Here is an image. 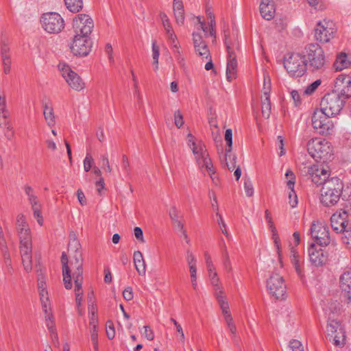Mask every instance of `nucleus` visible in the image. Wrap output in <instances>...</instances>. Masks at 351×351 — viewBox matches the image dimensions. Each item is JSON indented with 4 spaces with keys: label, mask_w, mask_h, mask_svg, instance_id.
<instances>
[{
    "label": "nucleus",
    "mask_w": 351,
    "mask_h": 351,
    "mask_svg": "<svg viewBox=\"0 0 351 351\" xmlns=\"http://www.w3.org/2000/svg\"><path fill=\"white\" fill-rule=\"evenodd\" d=\"M311 234L320 246H327L331 241L328 228L319 221H314L311 226Z\"/></svg>",
    "instance_id": "obj_17"
},
{
    "label": "nucleus",
    "mask_w": 351,
    "mask_h": 351,
    "mask_svg": "<svg viewBox=\"0 0 351 351\" xmlns=\"http://www.w3.org/2000/svg\"><path fill=\"white\" fill-rule=\"evenodd\" d=\"M342 85L345 86H351V77L343 75H339L335 80V87L337 90H339Z\"/></svg>",
    "instance_id": "obj_37"
},
{
    "label": "nucleus",
    "mask_w": 351,
    "mask_h": 351,
    "mask_svg": "<svg viewBox=\"0 0 351 351\" xmlns=\"http://www.w3.org/2000/svg\"><path fill=\"white\" fill-rule=\"evenodd\" d=\"M70 50L74 56L84 57L91 51V45H70Z\"/></svg>",
    "instance_id": "obj_31"
},
{
    "label": "nucleus",
    "mask_w": 351,
    "mask_h": 351,
    "mask_svg": "<svg viewBox=\"0 0 351 351\" xmlns=\"http://www.w3.org/2000/svg\"><path fill=\"white\" fill-rule=\"evenodd\" d=\"M40 23L43 28L48 33L58 34L64 27V21L56 12H47L42 15Z\"/></svg>",
    "instance_id": "obj_11"
},
{
    "label": "nucleus",
    "mask_w": 351,
    "mask_h": 351,
    "mask_svg": "<svg viewBox=\"0 0 351 351\" xmlns=\"http://www.w3.org/2000/svg\"><path fill=\"white\" fill-rule=\"evenodd\" d=\"M101 160L102 163V167L104 168V170L107 173H110L112 171V168L110 165L108 156L106 154L101 156Z\"/></svg>",
    "instance_id": "obj_61"
},
{
    "label": "nucleus",
    "mask_w": 351,
    "mask_h": 351,
    "mask_svg": "<svg viewBox=\"0 0 351 351\" xmlns=\"http://www.w3.org/2000/svg\"><path fill=\"white\" fill-rule=\"evenodd\" d=\"M192 152L195 156L196 162L200 169L205 168L210 177L215 173L213 165L208 157V152L202 141H199V146L192 147Z\"/></svg>",
    "instance_id": "obj_15"
},
{
    "label": "nucleus",
    "mask_w": 351,
    "mask_h": 351,
    "mask_svg": "<svg viewBox=\"0 0 351 351\" xmlns=\"http://www.w3.org/2000/svg\"><path fill=\"white\" fill-rule=\"evenodd\" d=\"M337 90L339 91L338 94H339L340 97L343 96L345 99H348L351 96V86H345L344 85H342L340 89Z\"/></svg>",
    "instance_id": "obj_58"
},
{
    "label": "nucleus",
    "mask_w": 351,
    "mask_h": 351,
    "mask_svg": "<svg viewBox=\"0 0 351 351\" xmlns=\"http://www.w3.org/2000/svg\"><path fill=\"white\" fill-rule=\"evenodd\" d=\"M195 51L199 56L208 59L210 56V50L207 45H195Z\"/></svg>",
    "instance_id": "obj_42"
},
{
    "label": "nucleus",
    "mask_w": 351,
    "mask_h": 351,
    "mask_svg": "<svg viewBox=\"0 0 351 351\" xmlns=\"http://www.w3.org/2000/svg\"><path fill=\"white\" fill-rule=\"evenodd\" d=\"M289 189L291 191L289 194V204L292 208H295L298 205V197L293 188Z\"/></svg>",
    "instance_id": "obj_54"
},
{
    "label": "nucleus",
    "mask_w": 351,
    "mask_h": 351,
    "mask_svg": "<svg viewBox=\"0 0 351 351\" xmlns=\"http://www.w3.org/2000/svg\"><path fill=\"white\" fill-rule=\"evenodd\" d=\"M19 239V250L24 269L29 272L32 269V242L30 228L17 232Z\"/></svg>",
    "instance_id": "obj_5"
},
{
    "label": "nucleus",
    "mask_w": 351,
    "mask_h": 351,
    "mask_svg": "<svg viewBox=\"0 0 351 351\" xmlns=\"http://www.w3.org/2000/svg\"><path fill=\"white\" fill-rule=\"evenodd\" d=\"M340 288L348 302H351V271L343 272L340 276Z\"/></svg>",
    "instance_id": "obj_24"
},
{
    "label": "nucleus",
    "mask_w": 351,
    "mask_h": 351,
    "mask_svg": "<svg viewBox=\"0 0 351 351\" xmlns=\"http://www.w3.org/2000/svg\"><path fill=\"white\" fill-rule=\"evenodd\" d=\"M284 59L285 69L290 76L300 77L306 73L308 67L304 56L299 53H288Z\"/></svg>",
    "instance_id": "obj_8"
},
{
    "label": "nucleus",
    "mask_w": 351,
    "mask_h": 351,
    "mask_svg": "<svg viewBox=\"0 0 351 351\" xmlns=\"http://www.w3.org/2000/svg\"><path fill=\"white\" fill-rule=\"evenodd\" d=\"M16 226L17 232L19 230L29 228L26 219L23 214H19L16 217Z\"/></svg>",
    "instance_id": "obj_40"
},
{
    "label": "nucleus",
    "mask_w": 351,
    "mask_h": 351,
    "mask_svg": "<svg viewBox=\"0 0 351 351\" xmlns=\"http://www.w3.org/2000/svg\"><path fill=\"white\" fill-rule=\"evenodd\" d=\"M291 97L294 102L295 106H298L302 103V99L298 90H292L290 92Z\"/></svg>",
    "instance_id": "obj_60"
},
{
    "label": "nucleus",
    "mask_w": 351,
    "mask_h": 351,
    "mask_svg": "<svg viewBox=\"0 0 351 351\" xmlns=\"http://www.w3.org/2000/svg\"><path fill=\"white\" fill-rule=\"evenodd\" d=\"M197 23H195V29L197 32L193 33V44L209 43L213 44L217 43L215 20V17H211L209 20L208 26H206L204 20L201 16H197Z\"/></svg>",
    "instance_id": "obj_3"
},
{
    "label": "nucleus",
    "mask_w": 351,
    "mask_h": 351,
    "mask_svg": "<svg viewBox=\"0 0 351 351\" xmlns=\"http://www.w3.org/2000/svg\"><path fill=\"white\" fill-rule=\"evenodd\" d=\"M343 106V101L336 92L328 93L324 96L320 102V110L328 116L334 117L339 113Z\"/></svg>",
    "instance_id": "obj_9"
},
{
    "label": "nucleus",
    "mask_w": 351,
    "mask_h": 351,
    "mask_svg": "<svg viewBox=\"0 0 351 351\" xmlns=\"http://www.w3.org/2000/svg\"><path fill=\"white\" fill-rule=\"evenodd\" d=\"M291 263L294 266L295 271L298 275L302 278L303 276V270L302 267V265L300 261V257L295 253L293 254V257L291 258Z\"/></svg>",
    "instance_id": "obj_41"
},
{
    "label": "nucleus",
    "mask_w": 351,
    "mask_h": 351,
    "mask_svg": "<svg viewBox=\"0 0 351 351\" xmlns=\"http://www.w3.org/2000/svg\"><path fill=\"white\" fill-rule=\"evenodd\" d=\"M307 151L315 160L326 162L330 160L332 155V149L330 143L319 138L310 140L307 143Z\"/></svg>",
    "instance_id": "obj_7"
},
{
    "label": "nucleus",
    "mask_w": 351,
    "mask_h": 351,
    "mask_svg": "<svg viewBox=\"0 0 351 351\" xmlns=\"http://www.w3.org/2000/svg\"><path fill=\"white\" fill-rule=\"evenodd\" d=\"M122 169L127 177L130 176L131 173V168L130 166L129 160L126 155H123L122 156Z\"/></svg>",
    "instance_id": "obj_49"
},
{
    "label": "nucleus",
    "mask_w": 351,
    "mask_h": 351,
    "mask_svg": "<svg viewBox=\"0 0 351 351\" xmlns=\"http://www.w3.org/2000/svg\"><path fill=\"white\" fill-rule=\"evenodd\" d=\"M189 272L192 287L194 290H196L197 288L196 266L194 267L193 265H191V267H189Z\"/></svg>",
    "instance_id": "obj_48"
},
{
    "label": "nucleus",
    "mask_w": 351,
    "mask_h": 351,
    "mask_svg": "<svg viewBox=\"0 0 351 351\" xmlns=\"http://www.w3.org/2000/svg\"><path fill=\"white\" fill-rule=\"evenodd\" d=\"M304 172L308 176L311 181L316 185H322L328 181L330 177V171L328 167H324L322 165H313L304 167Z\"/></svg>",
    "instance_id": "obj_13"
},
{
    "label": "nucleus",
    "mask_w": 351,
    "mask_h": 351,
    "mask_svg": "<svg viewBox=\"0 0 351 351\" xmlns=\"http://www.w3.org/2000/svg\"><path fill=\"white\" fill-rule=\"evenodd\" d=\"M289 348L292 351H304V347L301 342L296 339H293L289 342Z\"/></svg>",
    "instance_id": "obj_56"
},
{
    "label": "nucleus",
    "mask_w": 351,
    "mask_h": 351,
    "mask_svg": "<svg viewBox=\"0 0 351 351\" xmlns=\"http://www.w3.org/2000/svg\"><path fill=\"white\" fill-rule=\"evenodd\" d=\"M227 51L226 77L229 82H231L237 77V60L234 49L231 45H227Z\"/></svg>",
    "instance_id": "obj_20"
},
{
    "label": "nucleus",
    "mask_w": 351,
    "mask_h": 351,
    "mask_svg": "<svg viewBox=\"0 0 351 351\" xmlns=\"http://www.w3.org/2000/svg\"><path fill=\"white\" fill-rule=\"evenodd\" d=\"M61 263L63 282L66 289L72 288L71 277L74 280V283L83 282V263L69 261L65 252L62 254Z\"/></svg>",
    "instance_id": "obj_2"
},
{
    "label": "nucleus",
    "mask_w": 351,
    "mask_h": 351,
    "mask_svg": "<svg viewBox=\"0 0 351 351\" xmlns=\"http://www.w3.org/2000/svg\"><path fill=\"white\" fill-rule=\"evenodd\" d=\"M343 189V183L339 178H330L322 186L320 202L326 207L336 205L339 201Z\"/></svg>",
    "instance_id": "obj_1"
},
{
    "label": "nucleus",
    "mask_w": 351,
    "mask_h": 351,
    "mask_svg": "<svg viewBox=\"0 0 351 351\" xmlns=\"http://www.w3.org/2000/svg\"><path fill=\"white\" fill-rule=\"evenodd\" d=\"M304 58L307 67L312 72L322 71L326 68V56L320 45H308L305 48Z\"/></svg>",
    "instance_id": "obj_4"
},
{
    "label": "nucleus",
    "mask_w": 351,
    "mask_h": 351,
    "mask_svg": "<svg viewBox=\"0 0 351 351\" xmlns=\"http://www.w3.org/2000/svg\"><path fill=\"white\" fill-rule=\"evenodd\" d=\"M0 114H2V117H9L10 113L7 109L6 99L5 96L0 95Z\"/></svg>",
    "instance_id": "obj_46"
},
{
    "label": "nucleus",
    "mask_w": 351,
    "mask_h": 351,
    "mask_svg": "<svg viewBox=\"0 0 351 351\" xmlns=\"http://www.w3.org/2000/svg\"><path fill=\"white\" fill-rule=\"evenodd\" d=\"M265 219L267 222L269 229L272 232V239L274 240V245L276 247L277 253L280 255V240L276 228L273 221L271 213L269 210H266L265 212Z\"/></svg>",
    "instance_id": "obj_25"
},
{
    "label": "nucleus",
    "mask_w": 351,
    "mask_h": 351,
    "mask_svg": "<svg viewBox=\"0 0 351 351\" xmlns=\"http://www.w3.org/2000/svg\"><path fill=\"white\" fill-rule=\"evenodd\" d=\"M220 246L221 248L222 263H223V267L228 272H230L232 270V264H231V261H230V258L227 246H226L225 241L223 239H221Z\"/></svg>",
    "instance_id": "obj_30"
},
{
    "label": "nucleus",
    "mask_w": 351,
    "mask_h": 351,
    "mask_svg": "<svg viewBox=\"0 0 351 351\" xmlns=\"http://www.w3.org/2000/svg\"><path fill=\"white\" fill-rule=\"evenodd\" d=\"M66 8L72 12H80L83 7L82 0H64Z\"/></svg>",
    "instance_id": "obj_35"
},
{
    "label": "nucleus",
    "mask_w": 351,
    "mask_h": 351,
    "mask_svg": "<svg viewBox=\"0 0 351 351\" xmlns=\"http://www.w3.org/2000/svg\"><path fill=\"white\" fill-rule=\"evenodd\" d=\"M82 283L83 282H79V283H75V302L77 307L82 306V302L83 300V289H82Z\"/></svg>",
    "instance_id": "obj_38"
},
{
    "label": "nucleus",
    "mask_w": 351,
    "mask_h": 351,
    "mask_svg": "<svg viewBox=\"0 0 351 351\" xmlns=\"http://www.w3.org/2000/svg\"><path fill=\"white\" fill-rule=\"evenodd\" d=\"M215 297L217 298V300L219 304L220 305V307L226 308V306H228L229 305L226 300V297L224 295V293L222 290V287H219V288L216 287V288H215Z\"/></svg>",
    "instance_id": "obj_36"
},
{
    "label": "nucleus",
    "mask_w": 351,
    "mask_h": 351,
    "mask_svg": "<svg viewBox=\"0 0 351 351\" xmlns=\"http://www.w3.org/2000/svg\"><path fill=\"white\" fill-rule=\"evenodd\" d=\"M27 198L29 203L32 206L34 217L36 219L38 223L40 226H42L43 224V218L40 212L41 206L38 202L37 196L34 193L33 195L29 196Z\"/></svg>",
    "instance_id": "obj_26"
},
{
    "label": "nucleus",
    "mask_w": 351,
    "mask_h": 351,
    "mask_svg": "<svg viewBox=\"0 0 351 351\" xmlns=\"http://www.w3.org/2000/svg\"><path fill=\"white\" fill-rule=\"evenodd\" d=\"M267 288L269 294L276 300H283L287 292L284 279L278 274H272L267 282Z\"/></svg>",
    "instance_id": "obj_14"
},
{
    "label": "nucleus",
    "mask_w": 351,
    "mask_h": 351,
    "mask_svg": "<svg viewBox=\"0 0 351 351\" xmlns=\"http://www.w3.org/2000/svg\"><path fill=\"white\" fill-rule=\"evenodd\" d=\"M135 268L139 275H145L146 272V265L143 259L142 253L140 251H136L133 255Z\"/></svg>",
    "instance_id": "obj_28"
},
{
    "label": "nucleus",
    "mask_w": 351,
    "mask_h": 351,
    "mask_svg": "<svg viewBox=\"0 0 351 351\" xmlns=\"http://www.w3.org/2000/svg\"><path fill=\"white\" fill-rule=\"evenodd\" d=\"M343 236L342 237L343 242L347 245L348 247H351V230H345Z\"/></svg>",
    "instance_id": "obj_64"
},
{
    "label": "nucleus",
    "mask_w": 351,
    "mask_h": 351,
    "mask_svg": "<svg viewBox=\"0 0 351 351\" xmlns=\"http://www.w3.org/2000/svg\"><path fill=\"white\" fill-rule=\"evenodd\" d=\"M174 122L178 128H180L184 125L183 116L180 110L174 112Z\"/></svg>",
    "instance_id": "obj_53"
},
{
    "label": "nucleus",
    "mask_w": 351,
    "mask_h": 351,
    "mask_svg": "<svg viewBox=\"0 0 351 351\" xmlns=\"http://www.w3.org/2000/svg\"><path fill=\"white\" fill-rule=\"evenodd\" d=\"M3 257L4 265L5 267L6 271L8 274H12L13 272V267H12V265L10 254H5V255H3Z\"/></svg>",
    "instance_id": "obj_51"
},
{
    "label": "nucleus",
    "mask_w": 351,
    "mask_h": 351,
    "mask_svg": "<svg viewBox=\"0 0 351 351\" xmlns=\"http://www.w3.org/2000/svg\"><path fill=\"white\" fill-rule=\"evenodd\" d=\"M326 335L334 345L342 347L346 343L345 331L341 323L335 319H329L326 327Z\"/></svg>",
    "instance_id": "obj_12"
},
{
    "label": "nucleus",
    "mask_w": 351,
    "mask_h": 351,
    "mask_svg": "<svg viewBox=\"0 0 351 351\" xmlns=\"http://www.w3.org/2000/svg\"><path fill=\"white\" fill-rule=\"evenodd\" d=\"M160 19H161L163 27H164V28H165V29L168 36L169 37L173 43H174L175 40L176 38V35L173 33V31L172 29V27L171 26V24L169 23V20L167 14H165V13H160Z\"/></svg>",
    "instance_id": "obj_33"
},
{
    "label": "nucleus",
    "mask_w": 351,
    "mask_h": 351,
    "mask_svg": "<svg viewBox=\"0 0 351 351\" xmlns=\"http://www.w3.org/2000/svg\"><path fill=\"white\" fill-rule=\"evenodd\" d=\"M244 189L245 194L247 197H251L254 194V187L250 179H245L244 181Z\"/></svg>",
    "instance_id": "obj_50"
},
{
    "label": "nucleus",
    "mask_w": 351,
    "mask_h": 351,
    "mask_svg": "<svg viewBox=\"0 0 351 351\" xmlns=\"http://www.w3.org/2000/svg\"><path fill=\"white\" fill-rule=\"evenodd\" d=\"M333 26V22L329 20L324 19L317 23L315 30V39L323 44L330 42L335 33Z\"/></svg>",
    "instance_id": "obj_18"
},
{
    "label": "nucleus",
    "mask_w": 351,
    "mask_h": 351,
    "mask_svg": "<svg viewBox=\"0 0 351 351\" xmlns=\"http://www.w3.org/2000/svg\"><path fill=\"white\" fill-rule=\"evenodd\" d=\"M351 66V61L348 59V55L345 52H340L337 55L336 60L333 66L336 71H342Z\"/></svg>",
    "instance_id": "obj_27"
},
{
    "label": "nucleus",
    "mask_w": 351,
    "mask_h": 351,
    "mask_svg": "<svg viewBox=\"0 0 351 351\" xmlns=\"http://www.w3.org/2000/svg\"><path fill=\"white\" fill-rule=\"evenodd\" d=\"M286 177L289 179L287 182V186L289 189H292L294 187V184L295 181V176L293 173V172L288 169L285 173Z\"/></svg>",
    "instance_id": "obj_57"
},
{
    "label": "nucleus",
    "mask_w": 351,
    "mask_h": 351,
    "mask_svg": "<svg viewBox=\"0 0 351 351\" xmlns=\"http://www.w3.org/2000/svg\"><path fill=\"white\" fill-rule=\"evenodd\" d=\"M106 326V335L109 339H112L115 335V330L113 324L111 321H108Z\"/></svg>",
    "instance_id": "obj_59"
},
{
    "label": "nucleus",
    "mask_w": 351,
    "mask_h": 351,
    "mask_svg": "<svg viewBox=\"0 0 351 351\" xmlns=\"http://www.w3.org/2000/svg\"><path fill=\"white\" fill-rule=\"evenodd\" d=\"M216 215L218 217L217 222L219 226V228L222 232V233L228 238H230V234L227 230L226 225L223 221L222 216L219 213V212L216 213Z\"/></svg>",
    "instance_id": "obj_47"
},
{
    "label": "nucleus",
    "mask_w": 351,
    "mask_h": 351,
    "mask_svg": "<svg viewBox=\"0 0 351 351\" xmlns=\"http://www.w3.org/2000/svg\"><path fill=\"white\" fill-rule=\"evenodd\" d=\"M331 116L325 114L320 109H315L311 117L313 128L322 134H330L334 128V123L330 119Z\"/></svg>",
    "instance_id": "obj_10"
},
{
    "label": "nucleus",
    "mask_w": 351,
    "mask_h": 351,
    "mask_svg": "<svg viewBox=\"0 0 351 351\" xmlns=\"http://www.w3.org/2000/svg\"><path fill=\"white\" fill-rule=\"evenodd\" d=\"M348 213L340 210L334 213L330 217V225L334 231L337 233L344 232L348 226Z\"/></svg>",
    "instance_id": "obj_21"
},
{
    "label": "nucleus",
    "mask_w": 351,
    "mask_h": 351,
    "mask_svg": "<svg viewBox=\"0 0 351 351\" xmlns=\"http://www.w3.org/2000/svg\"><path fill=\"white\" fill-rule=\"evenodd\" d=\"M225 141L227 143V147L226 148V152L230 153L232 145V132L231 129H227L225 132Z\"/></svg>",
    "instance_id": "obj_44"
},
{
    "label": "nucleus",
    "mask_w": 351,
    "mask_h": 351,
    "mask_svg": "<svg viewBox=\"0 0 351 351\" xmlns=\"http://www.w3.org/2000/svg\"><path fill=\"white\" fill-rule=\"evenodd\" d=\"M309 260L315 267L324 265L327 261V255L322 249H317L315 244L312 243L308 247Z\"/></svg>",
    "instance_id": "obj_22"
},
{
    "label": "nucleus",
    "mask_w": 351,
    "mask_h": 351,
    "mask_svg": "<svg viewBox=\"0 0 351 351\" xmlns=\"http://www.w3.org/2000/svg\"><path fill=\"white\" fill-rule=\"evenodd\" d=\"M89 310L90 311V317L89 324H97V317L96 315V307L92 304L91 306H89Z\"/></svg>",
    "instance_id": "obj_62"
},
{
    "label": "nucleus",
    "mask_w": 351,
    "mask_h": 351,
    "mask_svg": "<svg viewBox=\"0 0 351 351\" xmlns=\"http://www.w3.org/2000/svg\"><path fill=\"white\" fill-rule=\"evenodd\" d=\"M44 108V117L47 125L50 127H52L55 125V116L53 113V109L51 106H49L47 104H45L43 106Z\"/></svg>",
    "instance_id": "obj_32"
},
{
    "label": "nucleus",
    "mask_w": 351,
    "mask_h": 351,
    "mask_svg": "<svg viewBox=\"0 0 351 351\" xmlns=\"http://www.w3.org/2000/svg\"><path fill=\"white\" fill-rule=\"evenodd\" d=\"M176 23L179 25H182L184 22V11H176L173 12Z\"/></svg>",
    "instance_id": "obj_63"
},
{
    "label": "nucleus",
    "mask_w": 351,
    "mask_h": 351,
    "mask_svg": "<svg viewBox=\"0 0 351 351\" xmlns=\"http://www.w3.org/2000/svg\"><path fill=\"white\" fill-rule=\"evenodd\" d=\"M321 80H317L311 84H309L304 90V95H312L316 90L318 86L321 84Z\"/></svg>",
    "instance_id": "obj_45"
},
{
    "label": "nucleus",
    "mask_w": 351,
    "mask_h": 351,
    "mask_svg": "<svg viewBox=\"0 0 351 351\" xmlns=\"http://www.w3.org/2000/svg\"><path fill=\"white\" fill-rule=\"evenodd\" d=\"M224 157H225L226 165L227 168L228 169V170H230V171L234 170V169L235 168L236 156H233L232 157H231V155L230 154V153L226 152V155Z\"/></svg>",
    "instance_id": "obj_43"
},
{
    "label": "nucleus",
    "mask_w": 351,
    "mask_h": 351,
    "mask_svg": "<svg viewBox=\"0 0 351 351\" xmlns=\"http://www.w3.org/2000/svg\"><path fill=\"white\" fill-rule=\"evenodd\" d=\"M93 26V21L88 15L84 14L77 15L73 23L75 32L73 42L88 43L90 40L89 35L92 32Z\"/></svg>",
    "instance_id": "obj_6"
},
{
    "label": "nucleus",
    "mask_w": 351,
    "mask_h": 351,
    "mask_svg": "<svg viewBox=\"0 0 351 351\" xmlns=\"http://www.w3.org/2000/svg\"><path fill=\"white\" fill-rule=\"evenodd\" d=\"M152 51L154 60L153 64L154 65V69L156 71L158 69V57L160 51L159 45H152Z\"/></svg>",
    "instance_id": "obj_52"
},
{
    "label": "nucleus",
    "mask_w": 351,
    "mask_h": 351,
    "mask_svg": "<svg viewBox=\"0 0 351 351\" xmlns=\"http://www.w3.org/2000/svg\"><path fill=\"white\" fill-rule=\"evenodd\" d=\"M259 8L261 14L265 19L269 21L274 17L276 5L274 0H261Z\"/></svg>",
    "instance_id": "obj_23"
},
{
    "label": "nucleus",
    "mask_w": 351,
    "mask_h": 351,
    "mask_svg": "<svg viewBox=\"0 0 351 351\" xmlns=\"http://www.w3.org/2000/svg\"><path fill=\"white\" fill-rule=\"evenodd\" d=\"M208 276L210 280V282L212 285L214 287V288L221 287L220 285V281L219 278H218L217 273L215 270V267L214 265H213L212 270H210L209 269H207Z\"/></svg>",
    "instance_id": "obj_39"
},
{
    "label": "nucleus",
    "mask_w": 351,
    "mask_h": 351,
    "mask_svg": "<svg viewBox=\"0 0 351 351\" xmlns=\"http://www.w3.org/2000/svg\"><path fill=\"white\" fill-rule=\"evenodd\" d=\"M94 160L90 154H86V158L84 160V169L86 172L90 170Z\"/></svg>",
    "instance_id": "obj_55"
},
{
    "label": "nucleus",
    "mask_w": 351,
    "mask_h": 351,
    "mask_svg": "<svg viewBox=\"0 0 351 351\" xmlns=\"http://www.w3.org/2000/svg\"><path fill=\"white\" fill-rule=\"evenodd\" d=\"M261 110L263 117L268 119L271 112V105L269 94L267 91H264L261 97Z\"/></svg>",
    "instance_id": "obj_29"
},
{
    "label": "nucleus",
    "mask_w": 351,
    "mask_h": 351,
    "mask_svg": "<svg viewBox=\"0 0 351 351\" xmlns=\"http://www.w3.org/2000/svg\"><path fill=\"white\" fill-rule=\"evenodd\" d=\"M68 250L70 252V260H69V261L76 262V263H84L81 244L77 240L76 234L74 232H71L69 234Z\"/></svg>",
    "instance_id": "obj_19"
},
{
    "label": "nucleus",
    "mask_w": 351,
    "mask_h": 351,
    "mask_svg": "<svg viewBox=\"0 0 351 351\" xmlns=\"http://www.w3.org/2000/svg\"><path fill=\"white\" fill-rule=\"evenodd\" d=\"M5 47L1 49V56H2V60H3V72L5 74H9L10 73L11 67V60L10 59L9 56L7 55V53L9 51V49L6 47L8 45H4Z\"/></svg>",
    "instance_id": "obj_34"
},
{
    "label": "nucleus",
    "mask_w": 351,
    "mask_h": 351,
    "mask_svg": "<svg viewBox=\"0 0 351 351\" xmlns=\"http://www.w3.org/2000/svg\"><path fill=\"white\" fill-rule=\"evenodd\" d=\"M58 69L61 72L62 77L66 80L69 86L76 90H81L84 87V83L80 77L69 65L64 62H60Z\"/></svg>",
    "instance_id": "obj_16"
}]
</instances>
